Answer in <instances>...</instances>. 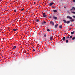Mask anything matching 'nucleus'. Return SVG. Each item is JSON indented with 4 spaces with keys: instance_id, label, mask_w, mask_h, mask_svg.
<instances>
[{
    "instance_id": "nucleus-1",
    "label": "nucleus",
    "mask_w": 75,
    "mask_h": 75,
    "mask_svg": "<svg viewBox=\"0 0 75 75\" xmlns=\"http://www.w3.org/2000/svg\"><path fill=\"white\" fill-rule=\"evenodd\" d=\"M50 24H52V25H54V22L52 21L50 22Z\"/></svg>"
},
{
    "instance_id": "nucleus-2",
    "label": "nucleus",
    "mask_w": 75,
    "mask_h": 75,
    "mask_svg": "<svg viewBox=\"0 0 75 75\" xmlns=\"http://www.w3.org/2000/svg\"><path fill=\"white\" fill-rule=\"evenodd\" d=\"M54 4V2H52V3H50L49 4V6H52Z\"/></svg>"
},
{
    "instance_id": "nucleus-3",
    "label": "nucleus",
    "mask_w": 75,
    "mask_h": 75,
    "mask_svg": "<svg viewBox=\"0 0 75 75\" xmlns=\"http://www.w3.org/2000/svg\"><path fill=\"white\" fill-rule=\"evenodd\" d=\"M67 18H69V19H70V20H71L72 17L69 16H67Z\"/></svg>"
},
{
    "instance_id": "nucleus-4",
    "label": "nucleus",
    "mask_w": 75,
    "mask_h": 75,
    "mask_svg": "<svg viewBox=\"0 0 75 75\" xmlns=\"http://www.w3.org/2000/svg\"><path fill=\"white\" fill-rule=\"evenodd\" d=\"M43 17H47V15H45V13H43Z\"/></svg>"
},
{
    "instance_id": "nucleus-5",
    "label": "nucleus",
    "mask_w": 75,
    "mask_h": 75,
    "mask_svg": "<svg viewBox=\"0 0 75 75\" xmlns=\"http://www.w3.org/2000/svg\"><path fill=\"white\" fill-rule=\"evenodd\" d=\"M45 23H46V22L44 21L42 23V25H44V24Z\"/></svg>"
},
{
    "instance_id": "nucleus-6",
    "label": "nucleus",
    "mask_w": 75,
    "mask_h": 75,
    "mask_svg": "<svg viewBox=\"0 0 75 75\" xmlns=\"http://www.w3.org/2000/svg\"><path fill=\"white\" fill-rule=\"evenodd\" d=\"M59 28H62V25H60L59 26Z\"/></svg>"
},
{
    "instance_id": "nucleus-7",
    "label": "nucleus",
    "mask_w": 75,
    "mask_h": 75,
    "mask_svg": "<svg viewBox=\"0 0 75 75\" xmlns=\"http://www.w3.org/2000/svg\"><path fill=\"white\" fill-rule=\"evenodd\" d=\"M13 30L14 31H17V30L16 29H13Z\"/></svg>"
},
{
    "instance_id": "nucleus-8",
    "label": "nucleus",
    "mask_w": 75,
    "mask_h": 75,
    "mask_svg": "<svg viewBox=\"0 0 75 75\" xmlns=\"http://www.w3.org/2000/svg\"><path fill=\"white\" fill-rule=\"evenodd\" d=\"M57 27H58V24H57V25H55L54 27L55 28H57Z\"/></svg>"
},
{
    "instance_id": "nucleus-9",
    "label": "nucleus",
    "mask_w": 75,
    "mask_h": 75,
    "mask_svg": "<svg viewBox=\"0 0 75 75\" xmlns=\"http://www.w3.org/2000/svg\"><path fill=\"white\" fill-rule=\"evenodd\" d=\"M63 21L64 22V23H67V21L65 20H63Z\"/></svg>"
},
{
    "instance_id": "nucleus-10",
    "label": "nucleus",
    "mask_w": 75,
    "mask_h": 75,
    "mask_svg": "<svg viewBox=\"0 0 75 75\" xmlns=\"http://www.w3.org/2000/svg\"><path fill=\"white\" fill-rule=\"evenodd\" d=\"M70 23V21H68L67 22H66V23L67 24H69Z\"/></svg>"
},
{
    "instance_id": "nucleus-11",
    "label": "nucleus",
    "mask_w": 75,
    "mask_h": 75,
    "mask_svg": "<svg viewBox=\"0 0 75 75\" xmlns=\"http://www.w3.org/2000/svg\"><path fill=\"white\" fill-rule=\"evenodd\" d=\"M70 21L71 22L72 21H74V19H72L70 20Z\"/></svg>"
},
{
    "instance_id": "nucleus-12",
    "label": "nucleus",
    "mask_w": 75,
    "mask_h": 75,
    "mask_svg": "<svg viewBox=\"0 0 75 75\" xmlns=\"http://www.w3.org/2000/svg\"><path fill=\"white\" fill-rule=\"evenodd\" d=\"M53 18H54V19H57V17H55V16L53 17Z\"/></svg>"
},
{
    "instance_id": "nucleus-13",
    "label": "nucleus",
    "mask_w": 75,
    "mask_h": 75,
    "mask_svg": "<svg viewBox=\"0 0 75 75\" xmlns=\"http://www.w3.org/2000/svg\"><path fill=\"white\" fill-rule=\"evenodd\" d=\"M71 10H75V8L73 7Z\"/></svg>"
},
{
    "instance_id": "nucleus-14",
    "label": "nucleus",
    "mask_w": 75,
    "mask_h": 75,
    "mask_svg": "<svg viewBox=\"0 0 75 75\" xmlns=\"http://www.w3.org/2000/svg\"><path fill=\"white\" fill-rule=\"evenodd\" d=\"M63 41H64V40H65V37H63Z\"/></svg>"
},
{
    "instance_id": "nucleus-15",
    "label": "nucleus",
    "mask_w": 75,
    "mask_h": 75,
    "mask_svg": "<svg viewBox=\"0 0 75 75\" xmlns=\"http://www.w3.org/2000/svg\"><path fill=\"white\" fill-rule=\"evenodd\" d=\"M53 11H54V12H55V13H57V11L56 10H54Z\"/></svg>"
},
{
    "instance_id": "nucleus-16",
    "label": "nucleus",
    "mask_w": 75,
    "mask_h": 75,
    "mask_svg": "<svg viewBox=\"0 0 75 75\" xmlns=\"http://www.w3.org/2000/svg\"><path fill=\"white\" fill-rule=\"evenodd\" d=\"M74 32H71V34H74Z\"/></svg>"
},
{
    "instance_id": "nucleus-17",
    "label": "nucleus",
    "mask_w": 75,
    "mask_h": 75,
    "mask_svg": "<svg viewBox=\"0 0 75 75\" xmlns=\"http://www.w3.org/2000/svg\"><path fill=\"white\" fill-rule=\"evenodd\" d=\"M16 48V46H15L13 47V49H15V48Z\"/></svg>"
},
{
    "instance_id": "nucleus-18",
    "label": "nucleus",
    "mask_w": 75,
    "mask_h": 75,
    "mask_svg": "<svg viewBox=\"0 0 75 75\" xmlns=\"http://www.w3.org/2000/svg\"><path fill=\"white\" fill-rule=\"evenodd\" d=\"M71 12L72 13H73V14H75V12H73V11H72Z\"/></svg>"
},
{
    "instance_id": "nucleus-19",
    "label": "nucleus",
    "mask_w": 75,
    "mask_h": 75,
    "mask_svg": "<svg viewBox=\"0 0 75 75\" xmlns=\"http://www.w3.org/2000/svg\"><path fill=\"white\" fill-rule=\"evenodd\" d=\"M50 40H52V36L50 37Z\"/></svg>"
},
{
    "instance_id": "nucleus-20",
    "label": "nucleus",
    "mask_w": 75,
    "mask_h": 75,
    "mask_svg": "<svg viewBox=\"0 0 75 75\" xmlns=\"http://www.w3.org/2000/svg\"><path fill=\"white\" fill-rule=\"evenodd\" d=\"M75 37H73L72 38V40H75Z\"/></svg>"
},
{
    "instance_id": "nucleus-21",
    "label": "nucleus",
    "mask_w": 75,
    "mask_h": 75,
    "mask_svg": "<svg viewBox=\"0 0 75 75\" xmlns=\"http://www.w3.org/2000/svg\"><path fill=\"white\" fill-rule=\"evenodd\" d=\"M44 37H47V35L46 34L44 35Z\"/></svg>"
},
{
    "instance_id": "nucleus-22",
    "label": "nucleus",
    "mask_w": 75,
    "mask_h": 75,
    "mask_svg": "<svg viewBox=\"0 0 75 75\" xmlns=\"http://www.w3.org/2000/svg\"><path fill=\"white\" fill-rule=\"evenodd\" d=\"M66 42L67 43H68V40H66Z\"/></svg>"
},
{
    "instance_id": "nucleus-23",
    "label": "nucleus",
    "mask_w": 75,
    "mask_h": 75,
    "mask_svg": "<svg viewBox=\"0 0 75 75\" xmlns=\"http://www.w3.org/2000/svg\"><path fill=\"white\" fill-rule=\"evenodd\" d=\"M66 38H69V36H67Z\"/></svg>"
},
{
    "instance_id": "nucleus-24",
    "label": "nucleus",
    "mask_w": 75,
    "mask_h": 75,
    "mask_svg": "<svg viewBox=\"0 0 75 75\" xmlns=\"http://www.w3.org/2000/svg\"><path fill=\"white\" fill-rule=\"evenodd\" d=\"M36 20V22H37L38 23V22H39V20H38V19H37Z\"/></svg>"
},
{
    "instance_id": "nucleus-25",
    "label": "nucleus",
    "mask_w": 75,
    "mask_h": 75,
    "mask_svg": "<svg viewBox=\"0 0 75 75\" xmlns=\"http://www.w3.org/2000/svg\"><path fill=\"white\" fill-rule=\"evenodd\" d=\"M47 31H50V29H48L47 30Z\"/></svg>"
},
{
    "instance_id": "nucleus-26",
    "label": "nucleus",
    "mask_w": 75,
    "mask_h": 75,
    "mask_svg": "<svg viewBox=\"0 0 75 75\" xmlns=\"http://www.w3.org/2000/svg\"><path fill=\"white\" fill-rule=\"evenodd\" d=\"M72 17L74 18H75V16H73Z\"/></svg>"
},
{
    "instance_id": "nucleus-27",
    "label": "nucleus",
    "mask_w": 75,
    "mask_h": 75,
    "mask_svg": "<svg viewBox=\"0 0 75 75\" xmlns=\"http://www.w3.org/2000/svg\"><path fill=\"white\" fill-rule=\"evenodd\" d=\"M72 36H70V38H72Z\"/></svg>"
},
{
    "instance_id": "nucleus-28",
    "label": "nucleus",
    "mask_w": 75,
    "mask_h": 75,
    "mask_svg": "<svg viewBox=\"0 0 75 75\" xmlns=\"http://www.w3.org/2000/svg\"><path fill=\"white\" fill-rule=\"evenodd\" d=\"M54 7H55V6H53L52 7V8H54Z\"/></svg>"
},
{
    "instance_id": "nucleus-29",
    "label": "nucleus",
    "mask_w": 75,
    "mask_h": 75,
    "mask_svg": "<svg viewBox=\"0 0 75 75\" xmlns=\"http://www.w3.org/2000/svg\"><path fill=\"white\" fill-rule=\"evenodd\" d=\"M73 2H75V0H73Z\"/></svg>"
},
{
    "instance_id": "nucleus-30",
    "label": "nucleus",
    "mask_w": 75,
    "mask_h": 75,
    "mask_svg": "<svg viewBox=\"0 0 75 75\" xmlns=\"http://www.w3.org/2000/svg\"><path fill=\"white\" fill-rule=\"evenodd\" d=\"M14 11L15 12H16V10H14Z\"/></svg>"
},
{
    "instance_id": "nucleus-31",
    "label": "nucleus",
    "mask_w": 75,
    "mask_h": 75,
    "mask_svg": "<svg viewBox=\"0 0 75 75\" xmlns=\"http://www.w3.org/2000/svg\"><path fill=\"white\" fill-rule=\"evenodd\" d=\"M33 51H35V49H33Z\"/></svg>"
},
{
    "instance_id": "nucleus-32",
    "label": "nucleus",
    "mask_w": 75,
    "mask_h": 75,
    "mask_svg": "<svg viewBox=\"0 0 75 75\" xmlns=\"http://www.w3.org/2000/svg\"><path fill=\"white\" fill-rule=\"evenodd\" d=\"M24 53H26V51H24Z\"/></svg>"
},
{
    "instance_id": "nucleus-33",
    "label": "nucleus",
    "mask_w": 75,
    "mask_h": 75,
    "mask_svg": "<svg viewBox=\"0 0 75 75\" xmlns=\"http://www.w3.org/2000/svg\"><path fill=\"white\" fill-rule=\"evenodd\" d=\"M24 10H21V11H23Z\"/></svg>"
},
{
    "instance_id": "nucleus-34",
    "label": "nucleus",
    "mask_w": 75,
    "mask_h": 75,
    "mask_svg": "<svg viewBox=\"0 0 75 75\" xmlns=\"http://www.w3.org/2000/svg\"><path fill=\"white\" fill-rule=\"evenodd\" d=\"M35 4V2L34 3V4Z\"/></svg>"
},
{
    "instance_id": "nucleus-35",
    "label": "nucleus",
    "mask_w": 75,
    "mask_h": 75,
    "mask_svg": "<svg viewBox=\"0 0 75 75\" xmlns=\"http://www.w3.org/2000/svg\"><path fill=\"white\" fill-rule=\"evenodd\" d=\"M64 8H66V7L65 6H64Z\"/></svg>"
},
{
    "instance_id": "nucleus-36",
    "label": "nucleus",
    "mask_w": 75,
    "mask_h": 75,
    "mask_svg": "<svg viewBox=\"0 0 75 75\" xmlns=\"http://www.w3.org/2000/svg\"><path fill=\"white\" fill-rule=\"evenodd\" d=\"M21 10H24V8L22 9Z\"/></svg>"
},
{
    "instance_id": "nucleus-37",
    "label": "nucleus",
    "mask_w": 75,
    "mask_h": 75,
    "mask_svg": "<svg viewBox=\"0 0 75 75\" xmlns=\"http://www.w3.org/2000/svg\"><path fill=\"white\" fill-rule=\"evenodd\" d=\"M33 48H34V47H33Z\"/></svg>"
},
{
    "instance_id": "nucleus-38",
    "label": "nucleus",
    "mask_w": 75,
    "mask_h": 75,
    "mask_svg": "<svg viewBox=\"0 0 75 75\" xmlns=\"http://www.w3.org/2000/svg\"><path fill=\"white\" fill-rule=\"evenodd\" d=\"M71 26H72V25H71Z\"/></svg>"
},
{
    "instance_id": "nucleus-39",
    "label": "nucleus",
    "mask_w": 75,
    "mask_h": 75,
    "mask_svg": "<svg viewBox=\"0 0 75 75\" xmlns=\"http://www.w3.org/2000/svg\"><path fill=\"white\" fill-rule=\"evenodd\" d=\"M50 18H51V17H50Z\"/></svg>"
},
{
    "instance_id": "nucleus-40",
    "label": "nucleus",
    "mask_w": 75,
    "mask_h": 75,
    "mask_svg": "<svg viewBox=\"0 0 75 75\" xmlns=\"http://www.w3.org/2000/svg\"><path fill=\"white\" fill-rule=\"evenodd\" d=\"M10 12V11H9V12Z\"/></svg>"
},
{
    "instance_id": "nucleus-41",
    "label": "nucleus",
    "mask_w": 75,
    "mask_h": 75,
    "mask_svg": "<svg viewBox=\"0 0 75 75\" xmlns=\"http://www.w3.org/2000/svg\"><path fill=\"white\" fill-rule=\"evenodd\" d=\"M63 0V1L64 0Z\"/></svg>"
}]
</instances>
